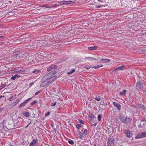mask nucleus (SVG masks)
Instances as JSON below:
<instances>
[{"instance_id": "f257e3e1", "label": "nucleus", "mask_w": 146, "mask_h": 146, "mask_svg": "<svg viewBox=\"0 0 146 146\" xmlns=\"http://www.w3.org/2000/svg\"><path fill=\"white\" fill-rule=\"evenodd\" d=\"M56 71L53 72H50L44 76L42 78L40 86L41 87H44L49 85L53 82L57 78L56 76L52 75L56 73Z\"/></svg>"}, {"instance_id": "f03ea898", "label": "nucleus", "mask_w": 146, "mask_h": 146, "mask_svg": "<svg viewBox=\"0 0 146 146\" xmlns=\"http://www.w3.org/2000/svg\"><path fill=\"white\" fill-rule=\"evenodd\" d=\"M15 71L16 72L22 74H24L25 72L24 69L21 67L16 68Z\"/></svg>"}, {"instance_id": "7ed1b4c3", "label": "nucleus", "mask_w": 146, "mask_h": 146, "mask_svg": "<svg viewBox=\"0 0 146 146\" xmlns=\"http://www.w3.org/2000/svg\"><path fill=\"white\" fill-rule=\"evenodd\" d=\"M143 87V83L141 81L137 82L136 84V88L137 90L141 89Z\"/></svg>"}, {"instance_id": "20e7f679", "label": "nucleus", "mask_w": 146, "mask_h": 146, "mask_svg": "<svg viewBox=\"0 0 146 146\" xmlns=\"http://www.w3.org/2000/svg\"><path fill=\"white\" fill-rule=\"evenodd\" d=\"M38 140L37 139H33L32 142L30 144L29 146H37Z\"/></svg>"}, {"instance_id": "39448f33", "label": "nucleus", "mask_w": 146, "mask_h": 146, "mask_svg": "<svg viewBox=\"0 0 146 146\" xmlns=\"http://www.w3.org/2000/svg\"><path fill=\"white\" fill-rule=\"evenodd\" d=\"M123 132L126 136L128 138H130L131 137V131L129 130L126 129H123Z\"/></svg>"}, {"instance_id": "423d86ee", "label": "nucleus", "mask_w": 146, "mask_h": 146, "mask_svg": "<svg viewBox=\"0 0 146 146\" xmlns=\"http://www.w3.org/2000/svg\"><path fill=\"white\" fill-rule=\"evenodd\" d=\"M57 67V66L56 65H52L47 68V71H52L51 72H53L54 71H52V70L56 68Z\"/></svg>"}, {"instance_id": "0eeeda50", "label": "nucleus", "mask_w": 146, "mask_h": 146, "mask_svg": "<svg viewBox=\"0 0 146 146\" xmlns=\"http://www.w3.org/2000/svg\"><path fill=\"white\" fill-rule=\"evenodd\" d=\"M114 140L113 137L109 138L108 139L107 144L108 145L111 146V145L114 143Z\"/></svg>"}, {"instance_id": "6e6552de", "label": "nucleus", "mask_w": 146, "mask_h": 146, "mask_svg": "<svg viewBox=\"0 0 146 146\" xmlns=\"http://www.w3.org/2000/svg\"><path fill=\"white\" fill-rule=\"evenodd\" d=\"M120 120L124 123H125L127 121V117L123 115H121L119 116Z\"/></svg>"}, {"instance_id": "1a4fd4ad", "label": "nucleus", "mask_w": 146, "mask_h": 146, "mask_svg": "<svg viewBox=\"0 0 146 146\" xmlns=\"http://www.w3.org/2000/svg\"><path fill=\"white\" fill-rule=\"evenodd\" d=\"M125 67L124 65L122 66H121L119 67L116 68L113 70V72H117V70H123Z\"/></svg>"}, {"instance_id": "9d476101", "label": "nucleus", "mask_w": 146, "mask_h": 146, "mask_svg": "<svg viewBox=\"0 0 146 146\" xmlns=\"http://www.w3.org/2000/svg\"><path fill=\"white\" fill-rule=\"evenodd\" d=\"M113 105L115 107H116L118 110H120L121 108V106L119 104L117 103L116 102H113Z\"/></svg>"}, {"instance_id": "9b49d317", "label": "nucleus", "mask_w": 146, "mask_h": 146, "mask_svg": "<svg viewBox=\"0 0 146 146\" xmlns=\"http://www.w3.org/2000/svg\"><path fill=\"white\" fill-rule=\"evenodd\" d=\"M89 119L91 121H92L94 119V117L92 113H90L88 115Z\"/></svg>"}, {"instance_id": "f8f14e48", "label": "nucleus", "mask_w": 146, "mask_h": 146, "mask_svg": "<svg viewBox=\"0 0 146 146\" xmlns=\"http://www.w3.org/2000/svg\"><path fill=\"white\" fill-rule=\"evenodd\" d=\"M72 1H63L60 2V3L61 4H71Z\"/></svg>"}, {"instance_id": "ddd939ff", "label": "nucleus", "mask_w": 146, "mask_h": 146, "mask_svg": "<svg viewBox=\"0 0 146 146\" xmlns=\"http://www.w3.org/2000/svg\"><path fill=\"white\" fill-rule=\"evenodd\" d=\"M19 99H17L15 100L12 103V105L13 106H16L19 103L20 101Z\"/></svg>"}, {"instance_id": "4468645a", "label": "nucleus", "mask_w": 146, "mask_h": 146, "mask_svg": "<svg viewBox=\"0 0 146 146\" xmlns=\"http://www.w3.org/2000/svg\"><path fill=\"white\" fill-rule=\"evenodd\" d=\"M127 91L126 90H123L122 92H119V95L121 96H125L126 94Z\"/></svg>"}, {"instance_id": "2eb2a0df", "label": "nucleus", "mask_w": 146, "mask_h": 146, "mask_svg": "<svg viewBox=\"0 0 146 146\" xmlns=\"http://www.w3.org/2000/svg\"><path fill=\"white\" fill-rule=\"evenodd\" d=\"M143 137L142 134L141 133L137 135L135 137V139H138L143 138Z\"/></svg>"}, {"instance_id": "dca6fc26", "label": "nucleus", "mask_w": 146, "mask_h": 146, "mask_svg": "<svg viewBox=\"0 0 146 146\" xmlns=\"http://www.w3.org/2000/svg\"><path fill=\"white\" fill-rule=\"evenodd\" d=\"M78 132L79 138L80 139H82L84 137L83 134L80 131H78Z\"/></svg>"}, {"instance_id": "f3484780", "label": "nucleus", "mask_w": 146, "mask_h": 146, "mask_svg": "<svg viewBox=\"0 0 146 146\" xmlns=\"http://www.w3.org/2000/svg\"><path fill=\"white\" fill-rule=\"evenodd\" d=\"M97 48L96 46H95L92 47H88V49L90 50H95Z\"/></svg>"}, {"instance_id": "a211bd4d", "label": "nucleus", "mask_w": 146, "mask_h": 146, "mask_svg": "<svg viewBox=\"0 0 146 146\" xmlns=\"http://www.w3.org/2000/svg\"><path fill=\"white\" fill-rule=\"evenodd\" d=\"M5 127V126L2 123H0V130H1L4 129Z\"/></svg>"}, {"instance_id": "6ab92c4d", "label": "nucleus", "mask_w": 146, "mask_h": 146, "mask_svg": "<svg viewBox=\"0 0 146 146\" xmlns=\"http://www.w3.org/2000/svg\"><path fill=\"white\" fill-rule=\"evenodd\" d=\"M86 59L88 60H90L91 61H92L93 60H96V59L94 58L93 57H87L84 58V59Z\"/></svg>"}, {"instance_id": "aec40b11", "label": "nucleus", "mask_w": 146, "mask_h": 146, "mask_svg": "<svg viewBox=\"0 0 146 146\" xmlns=\"http://www.w3.org/2000/svg\"><path fill=\"white\" fill-rule=\"evenodd\" d=\"M16 96V94H15L13 96H11L9 98V100L10 101H12L13 100L14 98Z\"/></svg>"}, {"instance_id": "412c9836", "label": "nucleus", "mask_w": 146, "mask_h": 146, "mask_svg": "<svg viewBox=\"0 0 146 146\" xmlns=\"http://www.w3.org/2000/svg\"><path fill=\"white\" fill-rule=\"evenodd\" d=\"M19 76H18V74H15L14 76L11 77V79L12 80H15L16 78L19 77Z\"/></svg>"}, {"instance_id": "4be33fe9", "label": "nucleus", "mask_w": 146, "mask_h": 146, "mask_svg": "<svg viewBox=\"0 0 146 146\" xmlns=\"http://www.w3.org/2000/svg\"><path fill=\"white\" fill-rule=\"evenodd\" d=\"M41 72V70L35 69V70L33 72V73L35 74H38Z\"/></svg>"}, {"instance_id": "5701e85b", "label": "nucleus", "mask_w": 146, "mask_h": 146, "mask_svg": "<svg viewBox=\"0 0 146 146\" xmlns=\"http://www.w3.org/2000/svg\"><path fill=\"white\" fill-rule=\"evenodd\" d=\"M75 71V70L74 68H72L71 69V70L69 72H67V74H70L74 72Z\"/></svg>"}, {"instance_id": "b1692460", "label": "nucleus", "mask_w": 146, "mask_h": 146, "mask_svg": "<svg viewBox=\"0 0 146 146\" xmlns=\"http://www.w3.org/2000/svg\"><path fill=\"white\" fill-rule=\"evenodd\" d=\"M8 121V119H5L3 120V121L2 122V123L4 124L5 127H6V125L7 123V122Z\"/></svg>"}, {"instance_id": "393cba45", "label": "nucleus", "mask_w": 146, "mask_h": 146, "mask_svg": "<svg viewBox=\"0 0 146 146\" xmlns=\"http://www.w3.org/2000/svg\"><path fill=\"white\" fill-rule=\"evenodd\" d=\"M23 115L27 117H28L29 116V113L27 112H25L24 113Z\"/></svg>"}, {"instance_id": "a878e982", "label": "nucleus", "mask_w": 146, "mask_h": 146, "mask_svg": "<svg viewBox=\"0 0 146 146\" xmlns=\"http://www.w3.org/2000/svg\"><path fill=\"white\" fill-rule=\"evenodd\" d=\"M68 143L71 145H73L74 144V142L73 140L69 139L68 141Z\"/></svg>"}, {"instance_id": "bb28decb", "label": "nucleus", "mask_w": 146, "mask_h": 146, "mask_svg": "<svg viewBox=\"0 0 146 146\" xmlns=\"http://www.w3.org/2000/svg\"><path fill=\"white\" fill-rule=\"evenodd\" d=\"M6 84L5 83L3 84L2 83L1 86H0V89H1L2 88L5 87L6 86Z\"/></svg>"}, {"instance_id": "cd10ccee", "label": "nucleus", "mask_w": 146, "mask_h": 146, "mask_svg": "<svg viewBox=\"0 0 146 146\" xmlns=\"http://www.w3.org/2000/svg\"><path fill=\"white\" fill-rule=\"evenodd\" d=\"M56 103L57 102L56 101H54L51 103L50 105L51 106H54L56 105Z\"/></svg>"}, {"instance_id": "c85d7f7f", "label": "nucleus", "mask_w": 146, "mask_h": 146, "mask_svg": "<svg viewBox=\"0 0 146 146\" xmlns=\"http://www.w3.org/2000/svg\"><path fill=\"white\" fill-rule=\"evenodd\" d=\"M102 66H103V65L102 64L100 66L97 65V66H95L94 67H93L95 69H96L100 67H102Z\"/></svg>"}, {"instance_id": "c756f323", "label": "nucleus", "mask_w": 146, "mask_h": 146, "mask_svg": "<svg viewBox=\"0 0 146 146\" xmlns=\"http://www.w3.org/2000/svg\"><path fill=\"white\" fill-rule=\"evenodd\" d=\"M95 99L98 101H99L100 100V97L99 96H96Z\"/></svg>"}, {"instance_id": "7c9ffc66", "label": "nucleus", "mask_w": 146, "mask_h": 146, "mask_svg": "<svg viewBox=\"0 0 146 146\" xmlns=\"http://www.w3.org/2000/svg\"><path fill=\"white\" fill-rule=\"evenodd\" d=\"M132 120V119L131 118L129 117H127V121L128 123L131 122Z\"/></svg>"}, {"instance_id": "2f4dec72", "label": "nucleus", "mask_w": 146, "mask_h": 146, "mask_svg": "<svg viewBox=\"0 0 146 146\" xmlns=\"http://www.w3.org/2000/svg\"><path fill=\"white\" fill-rule=\"evenodd\" d=\"M81 124H78L76 125V128L78 129H80V128L81 127Z\"/></svg>"}, {"instance_id": "473e14b6", "label": "nucleus", "mask_w": 146, "mask_h": 146, "mask_svg": "<svg viewBox=\"0 0 146 146\" xmlns=\"http://www.w3.org/2000/svg\"><path fill=\"white\" fill-rule=\"evenodd\" d=\"M141 133L143 138L146 137V132H143Z\"/></svg>"}, {"instance_id": "72a5a7b5", "label": "nucleus", "mask_w": 146, "mask_h": 146, "mask_svg": "<svg viewBox=\"0 0 146 146\" xmlns=\"http://www.w3.org/2000/svg\"><path fill=\"white\" fill-rule=\"evenodd\" d=\"M25 104H26L24 102H23V103L21 104L20 105L19 107L20 108L22 107L25 106Z\"/></svg>"}, {"instance_id": "f704fd0d", "label": "nucleus", "mask_w": 146, "mask_h": 146, "mask_svg": "<svg viewBox=\"0 0 146 146\" xmlns=\"http://www.w3.org/2000/svg\"><path fill=\"white\" fill-rule=\"evenodd\" d=\"M84 67L86 69H89L91 68V67L89 65H87L85 66Z\"/></svg>"}, {"instance_id": "c9c22d12", "label": "nucleus", "mask_w": 146, "mask_h": 146, "mask_svg": "<svg viewBox=\"0 0 146 146\" xmlns=\"http://www.w3.org/2000/svg\"><path fill=\"white\" fill-rule=\"evenodd\" d=\"M83 133L85 135H87V130L86 129H85L84 130L83 132Z\"/></svg>"}, {"instance_id": "e433bc0d", "label": "nucleus", "mask_w": 146, "mask_h": 146, "mask_svg": "<svg viewBox=\"0 0 146 146\" xmlns=\"http://www.w3.org/2000/svg\"><path fill=\"white\" fill-rule=\"evenodd\" d=\"M101 115H99L98 116V121H100L101 120Z\"/></svg>"}, {"instance_id": "4c0bfd02", "label": "nucleus", "mask_w": 146, "mask_h": 146, "mask_svg": "<svg viewBox=\"0 0 146 146\" xmlns=\"http://www.w3.org/2000/svg\"><path fill=\"white\" fill-rule=\"evenodd\" d=\"M31 99V98L27 99V100L25 101L24 102L26 104Z\"/></svg>"}, {"instance_id": "58836bf2", "label": "nucleus", "mask_w": 146, "mask_h": 146, "mask_svg": "<svg viewBox=\"0 0 146 146\" xmlns=\"http://www.w3.org/2000/svg\"><path fill=\"white\" fill-rule=\"evenodd\" d=\"M37 103V102L36 100H35L33 102H32L31 103V105H34L35 104H36Z\"/></svg>"}, {"instance_id": "ea45409f", "label": "nucleus", "mask_w": 146, "mask_h": 146, "mask_svg": "<svg viewBox=\"0 0 146 146\" xmlns=\"http://www.w3.org/2000/svg\"><path fill=\"white\" fill-rule=\"evenodd\" d=\"M50 115V113L49 112H48L46 113L45 114V116H48Z\"/></svg>"}, {"instance_id": "a19ab883", "label": "nucleus", "mask_w": 146, "mask_h": 146, "mask_svg": "<svg viewBox=\"0 0 146 146\" xmlns=\"http://www.w3.org/2000/svg\"><path fill=\"white\" fill-rule=\"evenodd\" d=\"M40 92H41L40 90V91L36 92L35 93V95H38V94H39Z\"/></svg>"}, {"instance_id": "79ce46f5", "label": "nucleus", "mask_w": 146, "mask_h": 146, "mask_svg": "<svg viewBox=\"0 0 146 146\" xmlns=\"http://www.w3.org/2000/svg\"><path fill=\"white\" fill-rule=\"evenodd\" d=\"M110 61V60H109L108 59H105V62H109V61Z\"/></svg>"}, {"instance_id": "37998d69", "label": "nucleus", "mask_w": 146, "mask_h": 146, "mask_svg": "<svg viewBox=\"0 0 146 146\" xmlns=\"http://www.w3.org/2000/svg\"><path fill=\"white\" fill-rule=\"evenodd\" d=\"M80 123L83 124H84L83 121V120H80Z\"/></svg>"}, {"instance_id": "c03bdc74", "label": "nucleus", "mask_w": 146, "mask_h": 146, "mask_svg": "<svg viewBox=\"0 0 146 146\" xmlns=\"http://www.w3.org/2000/svg\"><path fill=\"white\" fill-rule=\"evenodd\" d=\"M103 6V5H100L98 6L97 7V8H100Z\"/></svg>"}, {"instance_id": "a18cd8bd", "label": "nucleus", "mask_w": 146, "mask_h": 146, "mask_svg": "<svg viewBox=\"0 0 146 146\" xmlns=\"http://www.w3.org/2000/svg\"><path fill=\"white\" fill-rule=\"evenodd\" d=\"M3 108H0V113L3 111Z\"/></svg>"}, {"instance_id": "49530a36", "label": "nucleus", "mask_w": 146, "mask_h": 146, "mask_svg": "<svg viewBox=\"0 0 146 146\" xmlns=\"http://www.w3.org/2000/svg\"><path fill=\"white\" fill-rule=\"evenodd\" d=\"M93 125H94V126H96V125H97V124L96 123H94L93 124Z\"/></svg>"}, {"instance_id": "de8ad7c7", "label": "nucleus", "mask_w": 146, "mask_h": 146, "mask_svg": "<svg viewBox=\"0 0 146 146\" xmlns=\"http://www.w3.org/2000/svg\"><path fill=\"white\" fill-rule=\"evenodd\" d=\"M105 59H103V58H102L101 59V60H102V61H105Z\"/></svg>"}, {"instance_id": "09e8293b", "label": "nucleus", "mask_w": 146, "mask_h": 146, "mask_svg": "<svg viewBox=\"0 0 146 146\" xmlns=\"http://www.w3.org/2000/svg\"><path fill=\"white\" fill-rule=\"evenodd\" d=\"M17 123H15L14 124V127H16V125H17Z\"/></svg>"}, {"instance_id": "8fccbe9b", "label": "nucleus", "mask_w": 146, "mask_h": 146, "mask_svg": "<svg viewBox=\"0 0 146 146\" xmlns=\"http://www.w3.org/2000/svg\"><path fill=\"white\" fill-rule=\"evenodd\" d=\"M16 121H16V122H19V120H18V119H17V120H16Z\"/></svg>"}, {"instance_id": "3c124183", "label": "nucleus", "mask_w": 146, "mask_h": 146, "mask_svg": "<svg viewBox=\"0 0 146 146\" xmlns=\"http://www.w3.org/2000/svg\"><path fill=\"white\" fill-rule=\"evenodd\" d=\"M143 93H146V91H143Z\"/></svg>"}, {"instance_id": "603ef678", "label": "nucleus", "mask_w": 146, "mask_h": 146, "mask_svg": "<svg viewBox=\"0 0 146 146\" xmlns=\"http://www.w3.org/2000/svg\"><path fill=\"white\" fill-rule=\"evenodd\" d=\"M9 146H15L14 145H10Z\"/></svg>"}, {"instance_id": "864d4df0", "label": "nucleus", "mask_w": 146, "mask_h": 146, "mask_svg": "<svg viewBox=\"0 0 146 146\" xmlns=\"http://www.w3.org/2000/svg\"><path fill=\"white\" fill-rule=\"evenodd\" d=\"M93 146H96V145L95 144H94Z\"/></svg>"}, {"instance_id": "5fc2aeb1", "label": "nucleus", "mask_w": 146, "mask_h": 146, "mask_svg": "<svg viewBox=\"0 0 146 146\" xmlns=\"http://www.w3.org/2000/svg\"><path fill=\"white\" fill-rule=\"evenodd\" d=\"M51 125V126H53V125H52V124H51V125Z\"/></svg>"}, {"instance_id": "6e6d98bb", "label": "nucleus", "mask_w": 146, "mask_h": 146, "mask_svg": "<svg viewBox=\"0 0 146 146\" xmlns=\"http://www.w3.org/2000/svg\"><path fill=\"white\" fill-rule=\"evenodd\" d=\"M98 1H100L99 0H98Z\"/></svg>"}, {"instance_id": "4d7b16f0", "label": "nucleus", "mask_w": 146, "mask_h": 146, "mask_svg": "<svg viewBox=\"0 0 146 146\" xmlns=\"http://www.w3.org/2000/svg\"><path fill=\"white\" fill-rule=\"evenodd\" d=\"M2 37V36H0V37Z\"/></svg>"}]
</instances>
